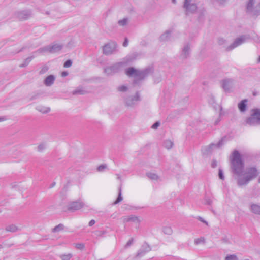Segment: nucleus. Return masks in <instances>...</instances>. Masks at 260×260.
<instances>
[{
	"mask_svg": "<svg viewBox=\"0 0 260 260\" xmlns=\"http://www.w3.org/2000/svg\"><path fill=\"white\" fill-rule=\"evenodd\" d=\"M153 72V69L149 67L143 70H138L133 67L128 68L125 70V74L135 78V82L137 80H142Z\"/></svg>",
	"mask_w": 260,
	"mask_h": 260,
	"instance_id": "nucleus-1",
	"label": "nucleus"
},
{
	"mask_svg": "<svg viewBox=\"0 0 260 260\" xmlns=\"http://www.w3.org/2000/svg\"><path fill=\"white\" fill-rule=\"evenodd\" d=\"M231 167L235 174L238 175H240L242 174L243 169V163L238 151H234L232 154Z\"/></svg>",
	"mask_w": 260,
	"mask_h": 260,
	"instance_id": "nucleus-2",
	"label": "nucleus"
},
{
	"mask_svg": "<svg viewBox=\"0 0 260 260\" xmlns=\"http://www.w3.org/2000/svg\"><path fill=\"white\" fill-rule=\"evenodd\" d=\"M245 175V178L238 179V184L239 186L247 184L250 180L257 175V171L255 168H250L247 170Z\"/></svg>",
	"mask_w": 260,
	"mask_h": 260,
	"instance_id": "nucleus-3",
	"label": "nucleus"
},
{
	"mask_svg": "<svg viewBox=\"0 0 260 260\" xmlns=\"http://www.w3.org/2000/svg\"><path fill=\"white\" fill-rule=\"evenodd\" d=\"M63 47V45L60 43H55L49 45L45 46L38 50L39 52H50L55 53L60 51Z\"/></svg>",
	"mask_w": 260,
	"mask_h": 260,
	"instance_id": "nucleus-4",
	"label": "nucleus"
},
{
	"mask_svg": "<svg viewBox=\"0 0 260 260\" xmlns=\"http://www.w3.org/2000/svg\"><path fill=\"white\" fill-rule=\"evenodd\" d=\"M183 8L185 9V11L186 14L194 13L197 9L196 1L184 0Z\"/></svg>",
	"mask_w": 260,
	"mask_h": 260,
	"instance_id": "nucleus-5",
	"label": "nucleus"
},
{
	"mask_svg": "<svg viewBox=\"0 0 260 260\" xmlns=\"http://www.w3.org/2000/svg\"><path fill=\"white\" fill-rule=\"evenodd\" d=\"M117 44L114 41H110L103 46V53L109 55L117 52Z\"/></svg>",
	"mask_w": 260,
	"mask_h": 260,
	"instance_id": "nucleus-6",
	"label": "nucleus"
},
{
	"mask_svg": "<svg viewBox=\"0 0 260 260\" xmlns=\"http://www.w3.org/2000/svg\"><path fill=\"white\" fill-rule=\"evenodd\" d=\"M84 206V203L80 201H73L69 203L67 209L71 211H74L81 209Z\"/></svg>",
	"mask_w": 260,
	"mask_h": 260,
	"instance_id": "nucleus-7",
	"label": "nucleus"
},
{
	"mask_svg": "<svg viewBox=\"0 0 260 260\" xmlns=\"http://www.w3.org/2000/svg\"><path fill=\"white\" fill-rule=\"evenodd\" d=\"M31 12L29 10H21L15 13V17L20 20H25L31 16Z\"/></svg>",
	"mask_w": 260,
	"mask_h": 260,
	"instance_id": "nucleus-8",
	"label": "nucleus"
},
{
	"mask_svg": "<svg viewBox=\"0 0 260 260\" xmlns=\"http://www.w3.org/2000/svg\"><path fill=\"white\" fill-rule=\"evenodd\" d=\"M254 0H248L246 5V12L253 15H257V9L254 6Z\"/></svg>",
	"mask_w": 260,
	"mask_h": 260,
	"instance_id": "nucleus-9",
	"label": "nucleus"
},
{
	"mask_svg": "<svg viewBox=\"0 0 260 260\" xmlns=\"http://www.w3.org/2000/svg\"><path fill=\"white\" fill-rule=\"evenodd\" d=\"M260 124V121L258 119V117L255 114L254 111H253V113L251 116L248 118L246 120V124L250 126Z\"/></svg>",
	"mask_w": 260,
	"mask_h": 260,
	"instance_id": "nucleus-10",
	"label": "nucleus"
},
{
	"mask_svg": "<svg viewBox=\"0 0 260 260\" xmlns=\"http://www.w3.org/2000/svg\"><path fill=\"white\" fill-rule=\"evenodd\" d=\"M248 39V37L246 36H242L237 38L235 39L233 43L228 48V50H231L234 48L239 46L240 45L245 42Z\"/></svg>",
	"mask_w": 260,
	"mask_h": 260,
	"instance_id": "nucleus-11",
	"label": "nucleus"
},
{
	"mask_svg": "<svg viewBox=\"0 0 260 260\" xmlns=\"http://www.w3.org/2000/svg\"><path fill=\"white\" fill-rule=\"evenodd\" d=\"M139 100V94L137 93L134 96L127 98L125 100V103L127 106L132 107L136 104V102Z\"/></svg>",
	"mask_w": 260,
	"mask_h": 260,
	"instance_id": "nucleus-12",
	"label": "nucleus"
},
{
	"mask_svg": "<svg viewBox=\"0 0 260 260\" xmlns=\"http://www.w3.org/2000/svg\"><path fill=\"white\" fill-rule=\"evenodd\" d=\"M222 141L223 140H221L217 144H212L208 146L205 147L204 148V153L206 154H208L209 153H210L212 152V150L214 148H220L222 145Z\"/></svg>",
	"mask_w": 260,
	"mask_h": 260,
	"instance_id": "nucleus-13",
	"label": "nucleus"
},
{
	"mask_svg": "<svg viewBox=\"0 0 260 260\" xmlns=\"http://www.w3.org/2000/svg\"><path fill=\"white\" fill-rule=\"evenodd\" d=\"M121 64L120 63H117L114 64L112 66L106 68L104 69V72L107 75H111L113 73H115L119 70Z\"/></svg>",
	"mask_w": 260,
	"mask_h": 260,
	"instance_id": "nucleus-14",
	"label": "nucleus"
},
{
	"mask_svg": "<svg viewBox=\"0 0 260 260\" xmlns=\"http://www.w3.org/2000/svg\"><path fill=\"white\" fill-rule=\"evenodd\" d=\"M234 81L231 79H226L222 81V87L226 91H229L233 87Z\"/></svg>",
	"mask_w": 260,
	"mask_h": 260,
	"instance_id": "nucleus-15",
	"label": "nucleus"
},
{
	"mask_svg": "<svg viewBox=\"0 0 260 260\" xmlns=\"http://www.w3.org/2000/svg\"><path fill=\"white\" fill-rule=\"evenodd\" d=\"M249 210L255 215H260V205L257 203H251L249 205Z\"/></svg>",
	"mask_w": 260,
	"mask_h": 260,
	"instance_id": "nucleus-16",
	"label": "nucleus"
},
{
	"mask_svg": "<svg viewBox=\"0 0 260 260\" xmlns=\"http://www.w3.org/2000/svg\"><path fill=\"white\" fill-rule=\"evenodd\" d=\"M190 45L189 44H186L184 45L181 56L182 58H186L190 54Z\"/></svg>",
	"mask_w": 260,
	"mask_h": 260,
	"instance_id": "nucleus-17",
	"label": "nucleus"
},
{
	"mask_svg": "<svg viewBox=\"0 0 260 260\" xmlns=\"http://www.w3.org/2000/svg\"><path fill=\"white\" fill-rule=\"evenodd\" d=\"M151 250V248L147 244L145 243L143 245L141 248L138 251L137 255V256H141L144 255L146 252H148Z\"/></svg>",
	"mask_w": 260,
	"mask_h": 260,
	"instance_id": "nucleus-18",
	"label": "nucleus"
},
{
	"mask_svg": "<svg viewBox=\"0 0 260 260\" xmlns=\"http://www.w3.org/2000/svg\"><path fill=\"white\" fill-rule=\"evenodd\" d=\"M55 79L54 76L50 75L45 79L44 84L47 86H50L54 83Z\"/></svg>",
	"mask_w": 260,
	"mask_h": 260,
	"instance_id": "nucleus-19",
	"label": "nucleus"
},
{
	"mask_svg": "<svg viewBox=\"0 0 260 260\" xmlns=\"http://www.w3.org/2000/svg\"><path fill=\"white\" fill-rule=\"evenodd\" d=\"M64 225L63 224H59L51 229V232L52 233H58L64 231Z\"/></svg>",
	"mask_w": 260,
	"mask_h": 260,
	"instance_id": "nucleus-20",
	"label": "nucleus"
},
{
	"mask_svg": "<svg viewBox=\"0 0 260 260\" xmlns=\"http://www.w3.org/2000/svg\"><path fill=\"white\" fill-rule=\"evenodd\" d=\"M36 109L38 111H39L42 113H47L50 111V108L47 107H45L44 106L41 105H38L36 107Z\"/></svg>",
	"mask_w": 260,
	"mask_h": 260,
	"instance_id": "nucleus-21",
	"label": "nucleus"
},
{
	"mask_svg": "<svg viewBox=\"0 0 260 260\" xmlns=\"http://www.w3.org/2000/svg\"><path fill=\"white\" fill-rule=\"evenodd\" d=\"M246 100H243L238 104V108L242 112H245L246 109Z\"/></svg>",
	"mask_w": 260,
	"mask_h": 260,
	"instance_id": "nucleus-22",
	"label": "nucleus"
},
{
	"mask_svg": "<svg viewBox=\"0 0 260 260\" xmlns=\"http://www.w3.org/2000/svg\"><path fill=\"white\" fill-rule=\"evenodd\" d=\"M171 33V31L170 30H167L160 37V40L162 41H168L170 38Z\"/></svg>",
	"mask_w": 260,
	"mask_h": 260,
	"instance_id": "nucleus-23",
	"label": "nucleus"
},
{
	"mask_svg": "<svg viewBox=\"0 0 260 260\" xmlns=\"http://www.w3.org/2000/svg\"><path fill=\"white\" fill-rule=\"evenodd\" d=\"M129 23V18H123L122 19H120L118 21L117 24L119 26L124 27L128 25Z\"/></svg>",
	"mask_w": 260,
	"mask_h": 260,
	"instance_id": "nucleus-24",
	"label": "nucleus"
},
{
	"mask_svg": "<svg viewBox=\"0 0 260 260\" xmlns=\"http://www.w3.org/2000/svg\"><path fill=\"white\" fill-rule=\"evenodd\" d=\"M5 230L7 232H15L19 230V229L14 224H11L7 226Z\"/></svg>",
	"mask_w": 260,
	"mask_h": 260,
	"instance_id": "nucleus-25",
	"label": "nucleus"
},
{
	"mask_svg": "<svg viewBox=\"0 0 260 260\" xmlns=\"http://www.w3.org/2000/svg\"><path fill=\"white\" fill-rule=\"evenodd\" d=\"M147 177L152 180H158L159 176L155 173L152 172H148L147 173Z\"/></svg>",
	"mask_w": 260,
	"mask_h": 260,
	"instance_id": "nucleus-26",
	"label": "nucleus"
},
{
	"mask_svg": "<svg viewBox=\"0 0 260 260\" xmlns=\"http://www.w3.org/2000/svg\"><path fill=\"white\" fill-rule=\"evenodd\" d=\"M73 257L71 253L63 254L59 255V257L61 260H70Z\"/></svg>",
	"mask_w": 260,
	"mask_h": 260,
	"instance_id": "nucleus-27",
	"label": "nucleus"
},
{
	"mask_svg": "<svg viewBox=\"0 0 260 260\" xmlns=\"http://www.w3.org/2000/svg\"><path fill=\"white\" fill-rule=\"evenodd\" d=\"M163 232L165 234L170 235L173 233V230L171 227L166 226L163 228Z\"/></svg>",
	"mask_w": 260,
	"mask_h": 260,
	"instance_id": "nucleus-28",
	"label": "nucleus"
},
{
	"mask_svg": "<svg viewBox=\"0 0 260 260\" xmlns=\"http://www.w3.org/2000/svg\"><path fill=\"white\" fill-rule=\"evenodd\" d=\"M164 145L165 148L169 149L172 147L173 143L171 141L167 140L164 142Z\"/></svg>",
	"mask_w": 260,
	"mask_h": 260,
	"instance_id": "nucleus-29",
	"label": "nucleus"
},
{
	"mask_svg": "<svg viewBox=\"0 0 260 260\" xmlns=\"http://www.w3.org/2000/svg\"><path fill=\"white\" fill-rule=\"evenodd\" d=\"M122 199H123V198L121 195V188H119L118 196L116 200L113 203V204L115 205V204L119 203L122 200Z\"/></svg>",
	"mask_w": 260,
	"mask_h": 260,
	"instance_id": "nucleus-30",
	"label": "nucleus"
},
{
	"mask_svg": "<svg viewBox=\"0 0 260 260\" xmlns=\"http://www.w3.org/2000/svg\"><path fill=\"white\" fill-rule=\"evenodd\" d=\"M224 260H238V258L235 254H229L225 257Z\"/></svg>",
	"mask_w": 260,
	"mask_h": 260,
	"instance_id": "nucleus-31",
	"label": "nucleus"
},
{
	"mask_svg": "<svg viewBox=\"0 0 260 260\" xmlns=\"http://www.w3.org/2000/svg\"><path fill=\"white\" fill-rule=\"evenodd\" d=\"M86 93V91L82 88L77 89L73 92V94H84Z\"/></svg>",
	"mask_w": 260,
	"mask_h": 260,
	"instance_id": "nucleus-32",
	"label": "nucleus"
},
{
	"mask_svg": "<svg viewBox=\"0 0 260 260\" xmlns=\"http://www.w3.org/2000/svg\"><path fill=\"white\" fill-rule=\"evenodd\" d=\"M32 59V57H29L27 58L24 61V63L20 66L21 67H24L28 64Z\"/></svg>",
	"mask_w": 260,
	"mask_h": 260,
	"instance_id": "nucleus-33",
	"label": "nucleus"
},
{
	"mask_svg": "<svg viewBox=\"0 0 260 260\" xmlns=\"http://www.w3.org/2000/svg\"><path fill=\"white\" fill-rule=\"evenodd\" d=\"M131 222H133L136 223H139L140 220L137 216H131Z\"/></svg>",
	"mask_w": 260,
	"mask_h": 260,
	"instance_id": "nucleus-34",
	"label": "nucleus"
},
{
	"mask_svg": "<svg viewBox=\"0 0 260 260\" xmlns=\"http://www.w3.org/2000/svg\"><path fill=\"white\" fill-rule=\"evenodd\" d=\"M205 242V239L204 238H197L194 240V244L198 245L200 243H204Z\"/></svg>",
	"mask_w": 260,
	"mask_h": 260,
	"instance_id": "nucleus-35",
	"label": "nucleus"
},
{
	"mask_svg": "<svg viewBox=\"0 0 260 260\" xmlns=\"http://www.w3.org/2000/svg\"><path fill=\"white\" fill-rule=\"evenodd\" d=\"M118 90L119 91L125 92L127 90V87L125 85H121L118 87Z\"/></svg>",
	"mask_w": 260,
	"mask_h": 260,
	"instance_id": "nucleus-36",
	"label": "nucleus"
},
{
	"mask_svg": "<svg viewBox=\"0 0 260 260\" xmlns=\"http://www.w3.org/2000/svg\"><path fill=\"white\" fill-rule=\"evenodd\" d=\"M218 176L220 179H221L222 180H223L224 179V174H223L222 170L221 169H219Z\"/></svg>",
	"mask_w": 260,
	"mask_h": 260,
	"instance_id": "nucleus-37",
	"label": "nucleus"
},
{
	"mask_svg": "<svg viewBox=\"0 0 260 260\" xmlns=\"http://www.w3.org/2000/svg\"><path fill=\"white\" fill-rule=\"evenodd\" d=\"M85 246L82 243H78V244H76L75 245V247L77 248V249H80V250H82L84 249Z\"/></svg>",
	"mask_w": 260,
	"mask_h": 260,
	"instance_id": "nucleus-38",
	"label": "nucleus"
},
{
	"mask_svg": "<svg viewBox=\"0 0 260 260\" xmlns=\"http://www.w3.org/2000/svg\"><path fill=\"white\" fill-rule=\"evenodd\" d=\"M72 64V61L71 60H68L64 62L63 66L65 68H69L71 66Z\"/></svg>",
	"mask_w": 260,
	"mask_h": 260,
	"instance_id": "nucleus-39",
	"label": "nucleus"
},
{
	"mask_svg": "<svg viewBox=\"0 0 260 260\" xmlns=\"http://www.w3.org/2000/svg\"><path fill=\"white\" fill-rule=\"evenodd\" d=\"M131 216H124L122 217L123 222H131Z\"/></svg>",
	"mask_w": 260,
	"mask_h": 260,
	"instance_id": "nucleus-40",
	"label": "nucleus"
},
{
	"mask_svg": "<svg viewBox=\"0 0 260 260\" xmlns=\"http://www.w3.org/2000/svg\"><path fill=\"white\" fill-rule=\"evenodd\" d=\"M106 168V165H101L98 167V170L100 172L103 171Z\"/></svg>",
	"mask_w": 260,
	"mask_h": 260,
	"instance_id": "nucleus-41",
	"label": "nucleus"
},
{
	"mask_svg": "<svg viewBox=\"0 0 260 260\" xmlns=\"http://www.w3.org/2000/svg\"><path fill=\"white\" fill-rule=\"evenodd\" d=\"M45 148V145L44 144H41L39 145L38 147V149L39 151H42Z\"/></svg>",
	"mask_w": 260,
	"mask_h": 260,
	"instance_id": "nucleus-42",
	"label": "nucleus"
},
{
	"mask_svg": "<svg viewBox=\"0 0 260 260\" xmlns=\"http://www.w3.org/2000/svg\"><path fill=\"white\" fill-rule=\"evenodd\" d=\"M159 125L160 123L159 122H156L152 125L151 127L153 129H156L159 126Z\"/></svg>",
	"mask_w": 260,
	"mask_h": 260,
	"instance_id": "nucleus-43",
	"label": "nucleus"
},
{
	"mask_svg": "<svg viewBox=\"0 0 260 260\" xmlns=\"http://www.w3.org/2000/svg\"><path fill=\"white\" fill-rule=\"evenodd\" d=\"M133 243V239L131 238L126 244L125 247H127L131 246Z\"/></svg>",
	"mask_w": 260,
	"mask_h": 260,
	"instance_id": "nucleus-44",
	"label": "nucleus"
},
{
	"mask_svg": "<svg viewBox=\"0 0 260 260\" xmlns=\"http://www.w3.org/2000/svg\"><path fill=\"white\" fill-rule=\"evenodd\" d=\"M197 219L198 220H199L200 221L205 223L206 224L208 225V223L206 221H205V220H204V219L203 218H202L201 217H198L197 218Z\"/></svg>",
	"mask_w": 260,
	"mask_h": 260,
	"instance_id": "nucleus-45",
	"label": "nucleus"
},
{
	"mask_svg": "<svg viewBox=\"0 0 260 260\" xmlns=\"http://www.w3.org/2000/svg\"><path fill=\"white\" fill-rule=\"evenodd\" d=\"M128 44V40L127 38H126L125 39V40H124L123 43V46L124 47H126V46H127Z\"/></svg>",
	"mask_w": 260,
	"mask_h": 260,
	"instance_id": "nucleus-46",
	"label": "nucleus"
},
{
	"mask_svg": "<svg viewBox=\"0 0 260 260\" xmlns=\"http://www.w3.org/2000/svg\"><path fill=\"white\" fill-rule=\"evenodd\" d=\"M255 8H256V9H257V10H258L257 15H259L260 14V3L258 4V5L255 6Z\"/></svg>",
	"mask_w": 260,
	"mask_h": 260,
	"instance_id": "nucleus-47",
	"label": "nucleus"
},
{
	"mask_svg": "<svg viewBox=\"0 0 260 260\" xmlns=\"http://www.w3.org/2000/svg\"><path fill=\"white\" fill-rule=\"evenodd\" d=\"M212 203V201L210 199H208L206 200V203L208 205H211Z\"/></svg>",
	"mask_w": 260,
	"mask_h": 260,
	"instance_id": "nucleus-48",
	"label": "nucleus"
},
{
	"mask_svg": "<svg viewBox=\"0 0 260 260\" xmlns=\"http://www.w3.org/2000/svg\"><path fill=\"white\" fill-rule=\"evenodd\" d=\"M95 223V221L94 220H91L90 221V222H89V226H91L92 225H93Z\"/></svg>",
	"mask_w": 260,
	"mask_h": 260,
	"instance_id": "nucleus-49",
	"label": "nucleus"
},
{
	"mask_svg": "<svg viewBox=\"0 0 260 260\" xmlns=\"http://www.w3.org/2000/svg\"><path fill=\"white\" fill-rule=\"evenodd\" d=\"M225 40L223 39H219L218 40V43L219 44H223L224 43Z\"/></svg>",
	"mask_w": 260,
	"mask_h": 260,
	"instance_id": "nucleus-50",
	"label": "nucleus"
},
{
	"mask_svg": "<svg viewBox=\"0 0 260 260\" xmlns=\"http://www.w3.org/2000/svg\"><path fill=\"white\" fill-rule=\"evenodd\" d=\"M211 165L213 168H215L217 166V162L215 160L213 161Z\"/></svg>",
	"mask_w": 260,
	"mask_h": 260,
	"instance_id": "nucleus-51",
	"label": "nucleus"
},
{
	"mask_svg": "<svg viewBox=\"0 0 260 260\" xmlns=\"http://www.w3.org/2000/svg\"><path fill=\"white\" fill-rule=\"evenodd\" d=\"M68 75V73L66 71L62 72L61 73V76L62 77H66Z\"/></svg>",
	"mask_w": 260,
	"mask_h": 260,
	"instance_id": "nucleus-52",
	"label": "nucleus"
},
{
	"mask_svg": "<svg viewBox=\"0 0 260 260\" xmlns=\"http://www.w3.org/2000/svg\"><path fill=\"white\" fill-rule=\"evenodd\" d=\"M106 233L107 232L105 231H101L99 232V235L102 236Z\"/></svg>",
	"mask_w": 260,
	"mask_h": 260,
	"instance_id": "nucleus-53",
	"label": "nucleus"
},
{
	"mask_svg": "<svg viewBox=\"0 0 260 260\" xmlns=\"http://www.w3.org/2000/svg\"><path fill=\"white\" fill-rule=\"evenodd\" d=\"M217 2H218L220 4H223L227 0H216Z\"/></svg>",
	"mask_w": 260,
	"mask_h": 260,
	"instance_id": "nucleus-54",
	"label": "nucleus"
},
{
	"mask_svg": "<svg viewBox=\"0 0 260 260\" xmlns=\"http://www.w3.org/2000/svg\"><path fill=\"white\" fill-rule=\"evenodd\" d=\"M6 119L5 117H1L0 118V122L3 121L5 120Z\"/></svg>",
	"mask_w": 260,
	"mask_h": 260,
	"instance_id": "nucleus-55",
	"label": "nucleus"
},
{
	"mask_svg": "<svg viewBox=\"0 0 260 260\" xmlns=\"http://www.w3.org/2000/svg\"><path fill=\"white\" fill-rule=\"evenodd\" d=\"M172 2L173 4H176V0H172Z\"/></svg>",
	"mask_w": 260,
	"mask_h": 260,
	"instance_id": "nucleus-56",
	"label": "nucleus"
},
{
	"mask_svg": "<svg viewBox=\"0 0 260 260\" xmlns=\"http://www.w3.org/2000/svg\"><path fill=\"white\" fill-rule=\"evenodd\" d=\"M257 61H258V62H260V56L259 57Z\"/></svg>",
	"mask_w": 260,
	"mask_h": 260,
	"instance_id": "nucleus-57",
	"label": "nucleus"
},
{
	"mask_svg": "<svg viewBox=\"0 0 260 260\" xmlns=\"http://www.w3.org/2000/svg\"><path fill=\"white\" fill-rule=\"evenodd\" d=\"M3 248L2 245L0 244V249H2Z\"/></svg>",
	"mask_w": 260,
	"mask_h": 260,
	"instance_id": "nucleus-58",
	"label": "nucleus"
},
{
	"mask_svg": "<svg viewBox=\"0 0 260 260\" xmlns=\"http://www.w3.org/2000/svg\"><path fill=\"white\" fill-rule=\"evenodd\" d=\"M243 260H249V259H244Z\"/></svg>",
	"mask_w": 260,
	"mask_h": 260,
	"instance_id": "nucleus-59",
	"label": "nucleus"
}]
</instances>
